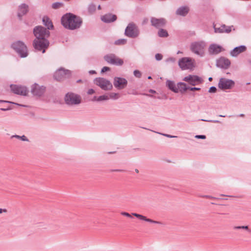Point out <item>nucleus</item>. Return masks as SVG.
<instances>
[{
  "instance_id": "1",
  "label": "nucleus",
  "mask_w": 251,
  "mask_h": 251,
  "mask_svg": "<svg viewBox=\"0 0 251 251\" xmlns=\"http://www.w3.org/2000/svg\"><path fill=\"white\" fill-rule=\"evenodd\" d=\"M33 33L36 38L33 41L34 48L43 53L45 52L49 46L47 38L50 36V31L42 26H37L34 28Z\"/></svg>"
},
{
  "instance_id": "2",
  "label": "nucleus",
  "mask_w": 251,
  "mask_h": 251,
  "mask_svg": "<svg viewBox=\"0 0 251 251\" xmlns=\"http://www.w3.org/2000/svg\"><path fill=\"white\" fill-rule=\"evenodd\" d=\"M61 24L65 28L74 30L77 27L78 21L77 20L75 15L69 13L62 16L61 18Z\"/></svg>"
},
{
  "instance_id": "3",
  "label": "nucleus",
  "mask_w": 251,
  "mask_h": 251,
  "mask_svg": "<svg viewBox=\"0 0 251 251\" xmlns=\"http://www.w3.org/2000/svg\"><path fill=\"white\" fill-rule=\"evenodd\" d=\"M12 48L22 58H25L28 55L27 49L25 45L21 41H17L11 45Z\"/></svg>"
},
{
  "instance_id": "4",
  "label": "nucleus",
  "mask_w": 251,
  "mask_h": 251,
  "mask_svg": "<svg viewBox=\"0 0 251 251\" xmlns=\"http://www.w3.org/2000/svg\"><path fill=\"white\" fill-rule=\"evenodd\" d=\"M125 34L126 36L135 38L140 34V30L138 26L134 23H129L125 29Z\"/></svg>"
},
{
  "instance_id": "5",
  "label": "nucleus",
  "mask_w": 251,
  "mask_h": 251,
  "mask_svg": "<svg viewBox=\"0 0 251 251\" xmlns=\"http://www.w3.org/2000/svg\"><path fill=\"white\" fill-rule=\"evenodd\" d=\"M94 83L104 91L111 90L113 88L111 82L103 77H97L94 80Z\"/></svg>"
},
{
  "instance_id": "6",
  "label": "nucleus",
  "mask_w": 251,
  "mask_h": 251,
  "mask_svg": "<svg viewBox=\"0 0 251 251\" xmlns=\"http://www.w3.org/2000/svg\"><path fill=\"white\" fill-rule=\"evenodd\" d=\"M195 60L190 57H183L178 61V65L182 70L192 69L194 67Z\"/></svg>"
},
{
  "instance_id": "7",
  "label": "nucleus",
  "mask_w": 251,
  "mask_h": 251,
  "mask_svg": "<svg viewBox=\"0 0 251 251\" xmlns=\"http://www.w3.org/2000/svg\"><path fill=\"white\" fill-rule=\"evenodd\" d=\"M71 75V72L68 70L63 68L58 69L54 74V78L57 81H62L69 78Z\"/></svg>"
},
{
  "instance_id": "8",
  "label": "nucleus",
  "mask_w": 251,
  "mask_h": 251,
  "mask_svg": "<svg viewBox=\"0 0 251 251\" xmlns=\"http://www.w3.org/2000/svg\"><path fill=\"white\" fill-rule=\"evenodd\" d=\"M65 104L69 106L78 104V96L72 92L67 93L64 98Z\"/></svg>"
},
{
  "instance_id": "9",
  "label": "nucleus",
  "mask_w": 251,
  "mask_h": 251,
  "mask_svg": "<svg viewBox=\"0 0 251 251\" xmlns=\"http://www.w3.org/2000/svg\"><path fill=\"white\" fill-rule=\"evenodd\" d=\"M205 46L206 44L203 41L195 42L191 44L190 49L193 52L202 56Z\"/></svg>"
},
{
  "instance_id": "10",
  "label": "nucleus",
  "mask_w": 251,
  "mask_h": 251,
  "mask_svg": "<svg viewBox=\"0 0 251 251\" xmlns=\"http://www.w3.org/2000/svg\"><path fill=\"white\" fill-rule=\"evenodd\" d=\"M104 59L107 63L112 65L122 66L124 64L123 59L113 53L105 55Z\"/></svg>"
},
{
  "instance_id": "11",
  "label": "nucleus",
  "mask_w": 251,
  "mask_h": 251,
  "mask_svg": "<svg viewBox=\"0 0 251 251\" xmlns=\"http://www.w3.org/2000/svg\"><path fill=\"white\" fill-rule=\"evenodd\" d=\"M235 85L233 80L222 77L219 80L218 87L222 90L231 89Z\"/></svg>"
},
{
  "instance_id": "12",
  "label": "nucleus",
  "mask_w": 251,
  "mask_h": 251,
  "mask_svg": "<svg viewBox=\"0 0 251 251\" xmlns=\"http://www.w3.org/2000/svg\"><path fill=\"white\" fill-rule=\"evenodd\" d=\"M121 214L123 216L127 217L128 218H132V215L136 217V218L139 219L141 220H143L149 223H153V224H159L161 225L162 223L158 221H153L151 219L147 218L146 216H144L142 215L137 214L136 213H132L131 214H130L129 213L126 212H122L121 213Z\"/></svg>"
},
{
  "instance_id": "13",
  "label": "nucleus",
  "mask_w": 251,
  "mask_h": 251,
  "mask_svg": "<svg viewBox=\"0 0 251 251\" xmlns=\"http://www.w3.org/2000/svg\"><path fill=\"white\" fill-rule=\"evenodd\" d=\"M127 84L126 79L121 77H115L113 79V85L118 90L125 88Z\"/></svg>"
},
{
  "instance_id": "14",
  "label": "nucleus",
  "mask_w": 251,
  "mask_h": 251,
  "mask_svg": "<svg viewBox=\"0 0 251 251\" xmlns=\"http://www.w3.org/2000/svg\"><path fill=\"white\" fill-rule=\"evenodd\" d=\"M183 80L188 82L190 85L195 86L201 83L202 81L201 78L197 75H188L183 78Z\"/></svg>"
},
{
  "instance_id": "15",
  "label": "nucleus",
  "mask_w": 251,
  "mask_h": 251,
  "mask_svg": "<svg viewBox=\"0 0 251 251\" xmlns=\"http://www.w3.org/2000/svg\"><path fill=\"white\" fill-rule=\"evenodd\" d=\"M10 88L11 91L15 94L26 96L27 94L28 91L25 87L18 86L16 85H11Z\"/></svg>"
},
{
  "instance_id": "16",
  "label": "nucleus",
  "mask_w": 251,
  "mask_h": 251,
  "mask_svg": "<svg viewBox=\"0 0 251 251\" xmlns=\"http://www.w3.org/2000/svg\"><path fill=\"white\" fill-rule=\"evenodd\" d=\"M45 87L43 86H39L38 84L35 83L31 87V93L35 96H41L44 93Z\"/></svg>"
},
{
  "instance_id": "17",
  "label": "nucleus",
  "mask_w": 251,
  "mask_h": 251,
  "mask_svg": "<svg viewBox=\"0 0 251 251\" xmlns=\"http://www.w3.org/2000/svg\"><path fill=\"white\" fill-rule=\"evenodd\" d=\"M225 50V49L222 46L216 44H211L208 48V52L210 54H218L221 51Z\"/></svg>"
},
{
  "instance_id": "18",
  "label": "nucleus",
  "mask_w": 251,
  "mask_h": 251,
  "mask_svg": "<svg viewBox=\"0 0 251 251\" xmlns=\"http://www.w3.org/2000/svg\"><path fill=\"white\" fill-rule=\"evenodd\" d=\"M151 25L157 28L164 26L166 24V20L163 18L157 19L151 17Z\"/></svg>"
},
{
  "instance_id": "19",
  "label": "nucleus",
  "mask_w": 251,
  "mask_h": 251,
  "mask_svg": "<svg viewBox=\"0 0 251 251\" xmlns=\"http://www.w3.org/2000/svg\"><path fill=\"white\" fill-rule=\"evenodd\" d=\"M247 50V47L244 45H241L234 48L230 51V55L232 57H237L240 53L245 52Z\"/></svg>"
},
{
  "instance_id": "20",
  "label": "nucleus",
  "mask_w": 251,
  "mask_h": 251,
  "mask_svg": "<svg viewBox=\"0 0 251 251\" xmlns=\"http://www.w3.org/2000/svg\"><path fill=\"white\" fill-rule=\"evenodd\" d=\"M117 16L116 15L107 13L100 17L101 20L105 23H110L115 22L117 20Z\"/></svg>"
},
{
  "instance_id": "21",
  "label": "nucleus",
  "mask_w": 251,
  "mask_h": 251,
  "mask_svg": "<svg viewBox=\"0 0 251 251\" xmlns=\"http://www.w3.org/2000/svg\"><path fill=\"white\" fill-rule=\"evenodd\" d=\"M230 65V60L225 57H221L217 61V66L221 68L227 69Z\"/></svg>"
},
{
  "instance_id": "22",
  "label": "nucleus",
  "mask_w": 251,
  "mask_h": 251,
  "mask_svg": "<svg viewBox=\"0 0 251 251\" xmlns=\"http://www.w3.org/2000/svg\"><path fill=\"white\" fill-rule=\"evenodd\" d=\"M233 26H226L223 25L219 27H217L215 25L214 26V30L216 33H229L231 31V28Z\"/></svg>"
},
{
  "instance_id": "23",
  "label": "nucleus",
  "mask_w": 251,
  "mask_h": 251,
  "mask_svg": "<svg viewBox=\"0 0 251 251\" xmlns=\"http://www.w3.org/2000/svg\"><path fill=\"white\" fill-rule=\"evenodd\" d=\"M28 11V5L25 3H22L19 6L18 16L20 18Z\"/></svg>"
},
{
  "instance_id": "24",
  "label": "nucleus",
  "mask_w": 251,
  "mask_h": 251,
  "mask_svg": "<svg viewBox=\"0 0 251 251\" xmlns=\"http://www.w3.org/2000/svg\"><path fill=\"white\" fill-rule=\"evenodd\" d=\"M189 11V8L187 6L179 7L176 11V14L181 16H185Z\"/></svg>"
},
{
  "instance_id": "25",
  "label": "nucleus",
  "mask_w": 251,
  "mask_h": 251,
  "mask_svg": "<svg viewBox=\"0 0 251 251\" xmlns=\"http://www.w3.org/2000/svg\"><path fill=\"white\" fill-rule=\"evenodd\" d=\"M166 85L170 90L174 93H177L178 92V88L176 85L174 81L170 80H167L166 81Z\"/></svg>"
},
{
  "instance_id": "26",
  "label": "nucleus",
  "mask_w": 251,
  "mask_h": 251,
  "mask_svg": "<svg viewBox=\"0 0 251 251\" xmlns=\"http://www.w3.org/2000/svg\"><path fill=\"white\" fill-rule=\"evenodd\" d=\"M43 22L44 25L47 27L48 29H52L53 25L50 19L47 17H44L43 18Z\"/></svg>"
},
{
  "instance_id": "27",
  "label": "nucleus",
  "mask_w": 251,
  "mask_h": 251,
  "mask_svg": "<svg viewBox=\"0 0 251 251\" xmlns=\"http://www.w3.org/2000/svg\"><path fill=\"white\" fill-rule=\"evenodd\" d=\"M177 87L178 92L180 91L181 93H183L189 89V87H187L186 84L184 82H178L177 84Z\"/></svg>"
},
{
  "instance_id": "28",
  "label": "nucleus",
  "mask_w": 251,
  "mask_h": 251,
  "mask_svg": "<svg viewBox=\"0 0 251 251\" xmlns=\"http://www.w3.org/2000/svg\"><path fill=\"white\" fill-rule=\"evenodd\" d=\"M14 138L21 140V141H23L29 142V140L27 138V137L24 135H22V136H20L18 135H13L11 136V139Z\"/></svg>"
},
{
  "instance_id": "29",
  "label": "nucleus",
  "mask_w": 251,
  "mask_h": 251,
  "mask_svg": "<svg viewBox=\"0 0 251 251\" xmlns=\"http://www.w3.org/2000/svg\"><path fill=\"white\" fill-rule=\"evenodd\" d=\"M108 97H109V99H112L114 100H116L118 99L120 97V95L119 93H109L108 94Z\"/></svg>"
},
{
  "instance_id": "30",
  "label": "nucleus",
  "mask_w": 251,
  "mask_h": 251,
  "mask_svg": "<svg viewBox=\"0 0 251 251\" xmlns=\"http://www.w3.org/2000/svg\"><path fill=\"white\" fill-rule=\"evenodd\" d=\"M158 35L160 37H167L169 35L167 30L161 28L158 32Z\"/></svg>"
},
{
  "instance_id": "31",
  "label": "nucleus",
  "mask_w": 251,
  "mask_h": 251,
  "mask_svg": "<svg viewBox=\"0 0 251 251\" xmlns=\"http://www.w3.org/2000/svg\"><path fill=\"white\" fill-rule=\"evenodd\" d=\"M107 100H109V97H108L107 94L100 96L98 97V101Z\"/></svg>"
},
{
  "instance_id": "32",
  "label": "nucleus",
  "mask_w": 251,
  "mask_h": 251,
  "mask_svg": "<svg viewBox=\"0 0 251 251\" xmlns=\"http://www.w3.org/2000/svg\"><path fill=\"white\" fill-rule=\"evenodd\" d=\"M127 40L126 39H121L116 40L115 42V44L116 45H125L126 43Z\"/></svg>"
},
{
  "instance_id": "33",
  "label": "nucleus",
  "mask_w": 251,
  "mask_h": 251,
  "mask_svg": "<svg viewBox=\"0 0 251 251\" xmlns=\"http://www.w3.org/2000/svg\"><path fill=\"white\" fill-rule=\"evenodd\" d=\"M96 9V5L92 3L89 5L88 7V11L90 13H93Z\"/></svg>"
},
{
  "instance_id": "34",
  "label": "nucleus",
  "mask_w": 251,
  "mask_h": 251,
  "mask_svg": "<svg viewBox=\"0 0 251 251\" xmlns=\"http://www.w3.org/2000/svg\"><path fill=\"white\" fill-rule=\"evenodd\" d=\"M234 229H246V230H249V226H236L234 227Z\"/></svg>"
},
{
  "instance_id": "35",
  "label": "nucleus",
  "mask_w": 251,
  "mask_h": 251,
  "mask_svg": "<svg viewBox=\"0 0 251 251\" xmlns=\"http://www.w3.org/2000/svg\"><path fill=\"white\" fill-rule=\"evenodd\" d=\"M133 74L134 76L137 78H140L142 76L141 73L138 70H135L133 72Z\"/></svg>"
},
{
  "instance_id": "36",
  "label": "nucleus",
  "mask_w": 251,
  "mask_h": 251,
  "mask_svg": "<svg viewBox=\"0 0 251 251\" xmlns=\"http://www.w3.org/2000/svg\"><path fill=\"white\" fill-rule=\"evenodd\" d=\"M62 5V4L60 2H55L52 4V7L54 9H57L59 8Z\"/></svg>"
},
{
  "instance_id": "37",
  "label": "nucleus",
  "mask_w": 251,
  "mask_h": 251,
  "mask_svg": "<svg viewBox=\"0 0 251 251\" xmlns=\"http://www.w3.org/2000/svg\"><path fill=\"white\" fill-rule=\"evenodd\" d=\"M3 102H5V103H13V104H14L18 105H20V106H23V107H25V106H25V105L20 104H18V103H17L12 102H11V101H9L4 100H0V103H3Z\"/></svg>"
},
{
  "instance_id": "38",
  "label": "nucleus",
  "mask_w": 251,
  "mask_h": 251,
  "mask_svg": "<svg viewBox=\"0 0 251 251\" xmlns=\"http://www.w3.org/2000/svg\"><path fill=\"white\" fill-rule=\"evenodd\" d=\"M176 61V59L174 57H171L166 59L165 62L167 63H174Z\"/></svg>"
},
{
  "instance_id": "39",
  "label": "nucleus",
  "mask_w": 251,
  "mask_h": 251,
  "mask_svg": "<svg viewBox=\"0 0 251 251\" xmlns=\"http://www.w3.org/2000/svg\"><path fill=\"white\" fill-rule=\"evenodd\" d=\"M157 133H158V134H161L163 136H164L165 137H168V138H177V137L176 136L171 135L168 134L161 133H159V132H157Z\"/></svg>"
},
{
  "instance_id": "40",
  "label": "nucleus",
  "mask_w": 251,
  "mask_h": 251,
  "mask_svg": "<svg viewBox=\"0 0 251 251\" xmlns=\"http://www.w3.org/2000/svg\"><path fill=\"white\" fill-rule=\"evenodd\" d=\"M155 58L156 60L160 61L162 59L163 56L161 54L157 53L155 55Z\"/></svg>"
},
{
  "instance_id": "41",
  "label": "nucleus",
  "mask_w": 251,
  "mask_h": 251,
  "mask_svg": "<svg viewBox=\"0 0 251 251\" xmlns=\"http://www.w3.org/2000/svg\"><path fill=\"white\" fill-rule=\"evenodd\" d=\"M217 91V88L215 86L211 87L208 90L209 93H215Z\"/></svg>"
},
{
  "instance_id": "42",
  "label": "nucleus",
  "mask_w": 251,
  "mask_h": 251,
  "mask_svg": "<svg viewBox=\"0 0 251 251\" xmlns=\"http://www.w3.org/2000/svg\"><path fill=\"white\" fill-rule=\"evenodd\" d=\"M195 137L197 139H206V136L204 135H197L195 136Z\"/></svg>"
},
{
  "instance_id": "43",
  "label": "nucleus",
  "mask_w": 251,
  "mask_h": 251,
  "mask_svg": "<svg viewBox=\"0 0 251 251\" xmlns=\"http://www.w3.org/2000/svg\"><path fill=\"white\" fill-rule=\"evenodd\" d=\"M109 70H110V68L109 67H106V66L105 67H103L102 68L101 70V73H105V72H106L107 71H108Z\"/></svg>"
},
{
  "instance_id": "44",
  "label": "nucleus",
  "mask_w": 251,
  "mask_h": 251,
  "mask_svg": "<svg viewBox=\"0 0 251 251\" xmlns=\"http://www.w3.org/2000/svg\"><path fill=\"white\" fill-rule=\"evenodd\" d=\"M201 121L208 122H213V123H218L220 122V121L218 120H204V119H201Z\"/></svg>"
},
{
  "instance_id": "45",
  "label": "nucleus",
  "mask_w": 251,
  "mask_h": 251,
  "mask_svg": "<svg viewBox=\"0 0 251 251\" xmlns=\"http://www.w3.org/2000/svg\"><path fill=\"white\" fill-rule=\"evenodd\" d=\"M189 89L192 91H194L195 90L199 91L201 89V88L198 87H189Z\"/></svg>"
},
{
  "instance_id": "46",
  "label": "nucleus",
  "mask_w": 251,
  "mask_h": 251,
  "mask_svg": "<svg viewBox=\"0 0 251 251\" xmlns=\"http://www.w3.org/2000/svg\"><path fill=\"white\" fill-rule=\"evenodd\" d=\"M95 91L94 89H90L88 90V92H87V93L89 95H91V94H93L94 93H95Z\"/></svg>"
},
{
  "instance_id": "47",
  "label": "nucleus",
  "mask_w": 251,
  "mask_h": 251,
  "mask_svg": "<svg viewBox=\"0 0 251 251\" xmlns=\"http://www.w3.org/2000/svg\"><path fill=\"white\" fill-rule=\"evenodd\" d=\"M7 210L6 209H2V208H0V214L2 213H7Z\"/></svg>"
},
{
  "instance_id": "48",
  "label": "nucleus",
  "mask_w": 251,
  "mask_h": 251,
  "mask_svg": "<svg viewBox=\"0 0 251 251\" xmlns=\"http://www.w3.org/2000/svg\"><path fill=\"white\" fill-rule=\"evenodd\" d=\"M11 109V108L10 107H8L7 108H1L0 109V110L1 111H5L10 110Z\"/></svg>"
},
{
  "instance_id": "49",
  "label": "nucleus",
  "mask_w": 251,
  "mask_h": 251,
  "mask_svg": "<svg viewBox=\"0 0 251 251\" xmlns=\"http://www.w3.org/2000/svg\"><path fill=\"white\" fill-rule=\"evenodd\" d=\"M203 197L208 198V199H216V198L213 197L211 196H209V195H205V196H203Z\"/></svg>"
},
{
  "instance_id": "50",
  "label": "nucleus",
  "mask_w": 251,
  "mask_h": 251,
  "mask_svg": "<svg viewBox=\"0 0 251 251\" xmlns=\"http://www.w3.org/2000/svg\"><path fill=\"white\" fill-rule=\"evenodd\" d=\"M148 19L145 18L143 20L142 24H143V25H145L148 23Z\"/></svg>"
},
{
  "instance_id": "51",
  "label": "nucleus",
  "mask_w": 251,
  "mask_h": 251,
  "mask_svg": "<svg viewBox=\"0 0 251 251\" xmlns=\"http://www.w3.org/2000/svg\"><path fill=\"white\" fill-rule=\"evenodd\" d=\"M91 100L93 101H98V97H96V96H94L93 97V98Z\"/></svg>"
},
{
  "instance_id": "52",
  "label": "nucleus",
  "mask_w": 251,
  "mask_h": 251,
  "mask_svg": "<svg viewBox=\"0 0 251 251\" xmlns=\"http://www.w3.org/2000/svg\"><path fill=\"white\" fill-rule=\"evenodd\" d=\"M89 73L91 75L95 74L96 73L95 71L91 70L89 72Z\"/></svg>"
},
{
  "instance_id": "53",
  "label": "nucleus",
  "mask_w": 251,
  "mask_h": 251,
  "mask_svg": "<svg viewBox=\"0 0 251 251\" xmlns=\"http://www.w3.org/2000/svg\"><path fill=\"white\" fill-rule=\"evenodd\" d=\"M113 171L122 172H123L124 170H123L117 169V170H113Z\"/></svg>"
},
{
  "instance_id": "54",
  "label": "nucleus",
  "mask_w": 251,
  "mask_h": 251,
  "mask_svg": "<svg viewBox=\"0 0 251 251\" xmlns=\"http://www.w3.org/2000/svg\"><path fill=\"white\" fill-rule=\"evenodd\" d=\"M149 92L151 93H156V92L154 90H152V89H150Z\"/></svg>"
},
{
  "instance_id": "55",
  "label": "nucleus",
  "mask_w": 251,
  "mask_h": 251,
  "mask_svg": "<svg viewBox=\"0 0 251 251\" xmlns=\"http://www.w3.org/2000/svg\"><path fill=\"white\" fill-rule=\"evenodd\" d=\"M145 95L147 96H149V97H153L152 95H150V94H145Z\"/></svg>"
},
{
  "instance_id": "56",
  "label": "nucleus",
  "mask_w": 251,
  "mask_h": 251,
  "mask_svg": "<svg viewBox=\"0 0 251 251\" xmlns=\"http://www.w3.org/2000/svg\"><path fill=\"white\" fill-rule=\"evenodd\" d=\"M82 23V20L79 18V26Z\"/></svg>"
},
{
  "instance_id": "57",
  "label": "nucleus",
  "mask_w": 251,
  "mask_h": 251,
  "mask_svg": "<svg viewBox=\"0 0 251 251\" xmlns=\"http://www.w3.org/2000/svg\"><path fill=\"white\" fill-rule=\"evenodd\" d=\"M135 172H136V173H139V170H138V169H136L135 170Z\"/></svg>"
},
{
  "instance_id": "58",
  "label": "nucleus",
  "mask_w": 251,
  "mask_h": 251,
  "mask_svg": "<svg viewBox=\"0 0 251 251\" xmlns=\"http://www.w3.org/2000/svg\"><path fill=\"white\" fill-rule=\"evenodd\" d=\"M98 9H101V7H100V5H99V6L98 7Z\"/></svg>"
},
{
  "instance_id": "59",
  "label": "nucleus",
  "mask_w": 251,
  "mask_h": 251,
  "mask_svg": "<svg viewBox=\"0 0 251 251\" xmlns=\"http://www.w3.org/2000/svg\"><path fill=\"white\" fill-rule=\"evenodd\" d=\"M208 80L209 81H211L212 80V78L211 77H210L209 78H208Z\"/></svg>"
},
{
  "instance_id": "60",
  "label": "nucleus",
  "mask_w": 251,
  "mask_h": 251,
  "mask_svg": "<svg viewBox=\"0 0 251 251\" xmlns=\"http://www.w3.org/2000/svg\"><path fill=\"white\" fill-rule=\"evenodd\" d=\"M219 116V117H226L225 116L222 115H220Z\"/></svg>"
},
{
  "instance_id": "61",
  "label": "nucleus",
  "mask_w": 251,
  "mask_h": 251,
  "mask_svg": "<svg viewBox=\"0 0 251 251\" xmlns=\"http://www.w3.org/2000/svg\"><path fill=\"white\" fill-rule=\"evenodd\" d=\"M182 53V52H181L180 51H178L177 52V54H179V53Z\"/></svg>"
},
{
  "instance_id": "62",
  "label": "nucleus",
  "mask_w": 251,
  "mask_h": 251,
  "mask_svg": "<svg viewBox=\"0 0 251 251\" xmlns=\"http://www.w3.org/2000/svg\"><path fill=\"white\" fill-rule=\"evenodd\" d=\"M240 116H241V117H243V116H244V114H241L240 115Z\"/></svg>"
},
{
  "instance_id": "63",
  "label": "nucleus",
  "mask_w": 251,
  "mask_h": 251,
  "mask_svg": "<svg viewBox=\"0 0 251 251\" xmlns=\"http://www.w3.org/2000/svg\"><path fill=\"white\" fill-rule=\"evenodd\" d=\"M151 76H148V79H151Z\"/></svg>"
},
{
  "instance_id": "64",
  "label": "nucleus",
  "mask_w": 251,
  "mask_h": 251,
  "mask_svg": "<svg viewBox=\"0 0 251 251\" xmlns=\"http://www.w3.org/2000/svg\"><path fill=\"white\" fill-rule=\"evenodd\" d=\"M115 151H114V152H109V153H115Z\"/></svg>"
}]
</instances>
